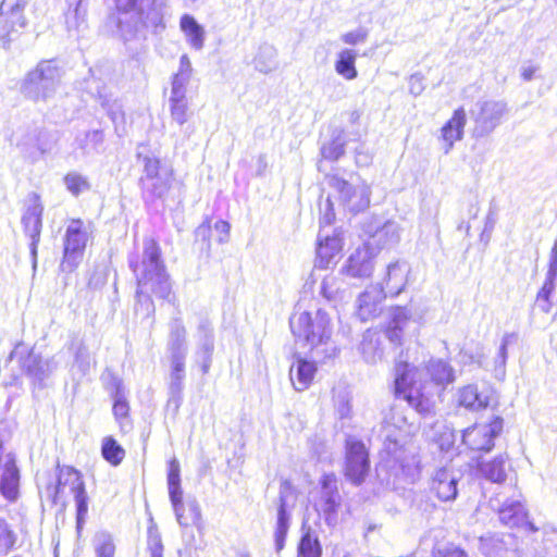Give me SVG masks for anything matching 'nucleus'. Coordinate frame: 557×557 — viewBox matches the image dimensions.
<instances>
[{"label":"nucleus","instance_id":"nucleus-12","mask_svg":"<svg viewBox=\"0 0 557 557\" xmlns=\"http://www.w3.org/2000/svg\"><path fill=\"white\" fill-rule=\"evenodd\" d=\"M386 449L392 458L391 469L395 476L406 483H414L421 473L420 458L414 453L399 445L396 438L386 435Z\"/></svg>","mask_w":557,"mask_h":557},{"label":"nucleus","instance_id":"nucleus-41","mask_svg":"<svg viewBox=\"0 0 557 557\" xmlns=\"http://www.w3.org/2000/svg\"><path fill=\"white\" fill-rule=\"evenodd\" d=\"M458 404L466 409L476 411L487 407L488 399L483 396L475 384H469L459 389Z\"/></svg>","mask_w":557,"mask_h":557},{"label":"nucleus","instance_id":"nucleus-64","mask_svg":"<svg viewBox=\"0 0 557 557\" xmlns=\"http://www.w3.org/2000/svg\"><path fill=\"white\" fill-rule=\"evenodd\" d=\"M552 309L553 298L536 294L533 310H539L542 313L548 314Z\"/></svg>","mask_w":557,"mask_h":557},{"label":"nucleus","instance_id":"nucleus-3","mask_svg":"<svg viewBox=\"0 0 557 557\" xmlns=\"http://www.w3.org/2000/svg\"><path fill=\"white\" fill-rule=\"evenodd\" d=\"M289 326L295 338L310 347L312 358L324 360L337 355L338 350L331 342V319L325 311L319 309L314 317L308 311L301 312L289 319Z\"/></svg>","mask_w":557,"mask_h":557},{"label":"nucleus","instance_id":"nucleus-29","mask_svg":"<svg viewBox=\"0 0 557 557\" xmlns=\"http://www.w3.org/2000/svg\"><path fill=\"white\" fill-rule=\"evenodd\" d=\"M20 469L13 454L5 456L2 472L0 473V494L10 503L17 500L20 496Z\"/></svg>","mask_w":557,"mask_h":557},{"label":"nucleus","instance_id":"nucleus-26","mask_svg":"<svg viewBox=\"0 0 557 557\" xmlns=\"http://www.w3.org/2000/svg\"><path fill=\"white\" fill-rule=\"evenodd\" d=\"M287 482L284 481L280 487V494L276 503V521L274 528V547L275 552L280 554L285 547L286 537L290 528L292 512L288 508L287 496L285 491Z\"/></svg>","mask_w":557,"mask_h":557},{"label":"nucleus","instance_id":"nucleus-17","mask_svg":"<svg viewBox=\"0 0 557 557\" xmlns=\"http://www.w3.org/2000/svg\"><path fill=\"white\" fill-rule=\"evenodd\" d=\"M42 213L44 206L40 202V198L37 194H33L32 199L22 215L21 223L24 234L30 239L29 255L34 271L37 268L38 245L40 243L42 230Z\"/></svg>","mask_w":557,"mask_h":557},{"label":"nucleus","instance_id":"nucleus-2","mask_svg":"<svg viewBox=\"0 0 557 557\" xmlns=\"http://www.w3.org/2000/svg\"><path fill=\"white\" fill-rule=\"evenodd\" d=\"M127 262L136 277L135 297L138 302L153 309L152 295L163 300H170L171 277L157 239L145 237L141 253H131Z\"/></svg>","mask_w":557,"mask_h":557},{"label":"nucleus","instance_id":"nucleus-14","mask_svg":"<svg viewBox=\"0 0 557 557\" xmlns=\"http://www.w3.org/2000/svg\"><path fill=\"white\" fill-rule=\"evenodd\" d=\"M87 244V233L83 221L73 220L64 236L63 258L60 264L62 272H73L82 262Z\"/></svg>","mask_w":557,"mask_h":557},{"label":"nucleus","instance_id":"nucleus-20","mask_svg":"<svg viewBox=\"0 0 557 557\" xmlns=\"http://www.w3.org/2000/svg\"><path fill=\"white\" fill-rule=\"evenodd\" d=\"M106 136L100 128L79 132L76 134L70 157L78 161L106 151Z\"/></svg>","mask_w":557,"mask_h":557},{"label":"nucleus","instance_id":"nucleus-51","mask_svg":"<svg viewBox=\"0 0 557 557\" xmlns=\"http://www.w3.org/2000/svg\"><path fill=\"white\" fill-rule=\"evenodd\" d=\"M73 368L82 375L85 376L89 373L91 368V355L89 348L79 343L74 356Z\"/></svg>","mask_w":557,"mask_h":557},{"label":"nucleus","instance_id":"nucleus-56","mask_svg":"<svg viewBox=\"0 0 557 557\" xmlns=\"http://www.w3.org/2000/svg\"><path fill=\"white\" fill-rule=\"evenodd\" d=\"M109 277V268L104 264L95 267L89 280L88 287L90 289H101L107 283Z\"/></svg>","mask_w":557,"mask_h":557},{"label":"nucleus","instance_id":"nucleus-16","mask_svg":"<svg viewBox=\"0 0 557 557\" xmlns=\"http://www.w3.org/2000/svg\"><path fill=\"white\" fill-rule=\"evenodd\" d=\"M504 428V420L499 416L493 417L490 423L468 428L461 432V442L471 450L490 453L495 446V438Z\"/></svg>","mask_w":557,"mask_h":557},{"label":"nucleus","instance_id":"nucleus-6","mask_svg":"<svg viewBox=\"0 0 557 557\" xmlns=\"http://www.w3.org/2000/svg\"><path fill=\"white\" fill-rule=\"evenodd\" d=\"M69 485L71 493L74 496L76 509V529L81 531L86 522L88 512V495L85 487V482L79 471L73 467H60L58 465L55 482H49L46 486V498L52 505H57L60 500V495L63 488Z\"/></svg>","mask_w":557,"mask_h":557},{"label":"nucleus","instance_id":"nucleus-54","mask_svg":"<svg viewBox=\"0 0 557 557\" xmlns=\"http://www.w3.org/2000/svg\"><path fill=\"white\" fill-rule=\"evenodd\" d=\"M34 128L24 134L17 141L16 146L20 148L23 156L32 163L38 161V154L35 151Z\"/></svg>","mask_w":557,"mask_h":557},{"label":"nucleus","instance_id":"nucleus-8","mask_svg":"<svg viewBox=\"0 0 557 557\" xmlns=\"http://www.w3.org/2000/svg\"><path fill=\"white\" fill-rule=\"evenodd\" d=\"M166 483L169 498L175 517L181 527L196 525L201 523V509L196 499L183 500V488L181 485V465L174 457L168 462Z\"/></svg>","mask_w":557,"mask_h":557},{"label":"nucleus","instance_id":"nucleus-42","mask_svg":"<svg viewBox=\"0 0 557 557\" xmlns=\"http://www.w3.org/2000/svg\"><path fill=\"white\" fill-rule=\"evenodd\" d=\"M255 69L263 74H268L276 70L277 63V51L274 46L270 44L260 45L258 52L253 59Z\"/></svg>","mask_w":557,"mask_h":557},{"label":"nucleus","instance_id":"nucleus-35","mask_svg":"<svg viewBox=\"0 0 557 557\" xmlns=\"http://www.w3.org/2000/svg\"><path fill=\"white\" fill-rule=\"evenodd\" d=\"M466 123L467 113L466 110L460 107L454 111L451 117L443 125L441 132L442 138L446 144L445 153L449 152L456 141L463 138Z\"/></svg>","mask_w":557,"mask_h":557},{"label":"nucleus","instance_id":"nucleus-25","mask_svg":"<svg viewBox=\"0 0 557 557\" xmlns=\"http://www.w3.org/2000/svg\"><path fill=\"white\" fill-rule=\"evenodd\" d=\"M348 139L344 128L335 126L330 128L329 138L320 144L321 159L317 163L319 172H323V161L336 162L346 153Z\"/></svg>","mask_w":557,"mask_h":557},{"label":"nucleus","instance_id":"nucleus-18","mask_svg":"<svg viewBox=\"0 0 557 557\" xmlns=\"http://www.w3.org/2000/svg\"><path fill=\"white\" fill-rule=\"evenodd\" d=\"M215 348L214 327L207 318H201L196 330V349L194 361L203 375L208 374L213 361Z\"/></svg>","mask_w":557,"mask_h":557},{"label":"nucleus","instance_id":"nucleus-33","mask_svg":"<svg viewBox=\"0 0 557 557\" xmlns=\"http://www.w3.org/2000/svg\"><path fill=\"white\" fill-rule=\"evenodd\" d=\"M185 380V363H170L168 403L166 407L177 412L183 403V389Z\"/></svg>","mask_w":557,"mask_h":557},{"label":"nucleus","instance_id":"nucleus-63","mask_svg":"<svg viewBox=\"0 0 557 557\" xmlns=\"http://www.w3.org/2000/svg\"><path fill=\"white\" fill-rule=\"evenodd\" d=\"M385 337L393 344L395 347L401 345L404 330L397 326H393L391 324L387 325L385 332Z\"/></svg>","mask_w":557,"mask_h":557},{"label":"nucleus","instance_id":"nucleus-43","mask_svg":"<svg viewBox=\"0 0 557 557\" xmlns=\"http://www.w3.org/2000/svg\"><path fill=\"white\" fill-rule=\"evenodd\" d=\"M35 151L38 154V160L45 154L50 153L60 140L58 131H50L47 128H34Z\"/></svg>","mask_w":557,"mask_h":557},{"label":"nucleus","instance_id":"nucleus-10","mask_svg":"<svg viewBox=\"0 0 557 557\" xmlns=\"http://www.w3.org/2000/svg\"><path fill=\"white\" fill-rule=\"evenodd\" d=\"M29 0H2L0 3V47L8 49L28 25L25 8Z\"/></svg>","mask_w":557,"mask_h":557},{"label":"nucleus","instance_id":"nucleus-27","mask_svg":"<svg viewBox=\"0 0 557 557\" xmlns=\"http://www.w3.org/2000/svg\"><path fill=\"white\" fill-rule=\"evenodd\" d=\"M166 343V356L170 363H185L187 356L186 329L182 319L174 318L170 322Z\"/></svg>","mask_w":557,"mask_h":557},{"label":"nucleus","instance_id":"nucleus-22","mask_svg":"<svg viewBox=\"0 0 557 557\" xmlns=\"http://www.w3.org/2000/svg\"><path fill=\"white\" fill-rule=\"evenodd\" d=\"M343 245V231L341 228H334L332 234H329L325 230H320L317 239L315 267L327 269L334 258L342 251Z\"/></svg>","mask_w":557,"mask_h":557},{"label":"nucleus","instance_id":"nucleus-49","mask_svg":"<svg viewBox=\"0 0 557 557\" xmlns=\"http://www.w3.org/2000/svg\"><path fill=\"white\" fill-rule=\"evenodd\" d=\"M63 182L66 189L75 197L79 196L83 191L89 190L91 187L87 177L77 172H69L63 177Z\"/></svg>","mask_w":557,"mask_h":557},{"label":"nucleus","instance_id":"nucleus-31","mask_svg":"<svg viewBox=\"0 0 557 557\" xmlns=\"http://www.w3.org/2000/svg\"><path fill=\"white\" fill-rule=\"evenodd\" d=\"M382 286L375 285L367 288L357 299V315L366 322L381 312V304L386 298Z\"/></svg>","mask_w":557,"mask_h":557},{"label":"nucleus","instance_id":"nucleus-19","mask_svg":"<svg viewBox=\"0 0 557 557\" xmlns=\"http://www.w3.org/2000/svg\"><path fill=\"white\" fill-rule=\"evenodd\" d=\"M320 508L327 525L337 522L338 510L342 506V496L335 473H324L320 479Z\"/></svg>","mask_w":557,"mask_h":557},{"label":"nucleus","instance_id":"nucleus-47","mask_svg":"<svg viewBox=\"0 0 557 557\" xmlns=\"http://www.w3.org/2000/svg\"><path fill=\"white\" fill-rule=\"evenodd\" d=\"M211 234L212 227L209 219H206L194 232V248L207 258L210 257L211 251Z\"/></svg>","mask_w":557,"mask_h":557},{"label":"nucleus","instance_id":"nucleus-15","mask_svg":"<svg viewBox=\"0 0 557 557\" xmlns=\"http://www.w3.org/2000/svg\"><path fill=\"white\" fill-rule=\"evenodd\" d=\"M362 231L368 236L364 242L371 249H375L376 253L381 249L392 248L400 240V227L395 221H382L379 216H372L369 221L363 222Z\"/></svg>","mask_w":557,"mask_h":557},{"label":"nucleus","instance_id":"nucleus-7","mask_svg":"<svg viewBox=\"0 0 557 557\" xmlns=\"http://www.w3.org/2000/svg\"><path fill=\"white\" fill-rule=\"evenodd\" d=\"M143 162V174L139 178L143 198L146 203L163 199L173 182V169L152 154L137 153Z\"/></svg>","mask_w":557,"mask_h":557},{"label":"nucleus","instance_id":"nucleus-34","mask_svg":"<svg viewBox=\"0 0 557 557\" xmlns=\"http://www.w3.org/2000/svg\"><path fill=\"white\" fill-rule=\"evenodd\" d=\"M507 455H497L491 460L479 459L476 461V472L486 481L503 484L507 479Z\"/></svg>","mask_w":557,"mask_h":557},{"label":"nucleus","instance_id":"nucleus-55","mask_svg":"<svg viewBox=\"0 0 557 557\" xmlns=\"http://www.w3.org/2000/svg\"><path fill=\"white\" fill-rule=\"evenodd\" d=\"M411 318V308L409 306H395L389 310L388 324L404 330Z\"/></svg>","mask_w":557,"mask_h":557},{"label":"nucleus","instance_id":"nucleus-11","mask_svg":"<svg viewBox=\"0 0 557 557\" xmlns=\"http://www.w3.org/2000/svg\"><path fill=\"white\" fill-rule=\"evenodd\" d=\"M508 112V104L504 100L476 101L470 110V116L474 123L473 136L476 138L488 136L502 124Z\"/></svg>","mask_w":557,"mask_h":557},{"label":"nucleus","instance_id":"nucleus-13","mask_svg":"<svg viewBox=\"0 0 557 557\" xmlns=\"http://www.w3.org/2000/svg\"><path fill=\"white\" fill-rule=\"evenodd\" d=\"M370 472V456L364 443L348 438L345 445V479L355 486H360Z\"/></svg>","mask_w":557,"mask_h":557},{"label":"nucleus","instance_id":"nucleus-24","mask_svg":"<svg viewBox=\"0 0 557 557\" xmlns=\"http://www.w3.org/2000/svg\"><path fill=\"white\" fill-rule=\"evenodd\" d=\"M461 476L460 472L442 467L432 476L431 488L440 500L453 502L458 496V485Z\"/></svg>","mask_w":557,"mask_h":557},{"label":"nucleus","instance_id":"nucleus-9","mask_svg":"<svg viewBox=\"0 0 557 557\" xmlns=\"http://www.w3.org/2000/svg\"><path fill=\"white\" fill-rule=\"evenodd\" d=\"M327 185L337 193L342 205L352 213L366 210L370 206L371 188L357 174H350L349 180L338 174L326 175Z\"/></svg>","mask_w":557,"mask_h":557},{"label":"nucleus","instance_id":"nucleus-57","mask_svg":"<svg viewBox=\"0 0 557 557\" xmlns=\"http://www.w3.org/2000/svg\"><path fill=\"white\" fill-rule=\"evenodd\" d=\"M557 286V269L548 267L544 283L539 289L537 295L553 298Z\"/></svg>","mask_w":557,"mask_h":557},{"label":"nucleus","instance_id":"nucleus-5","mask_svg":"<svg viewBox=\"0 0 557 557\" xmlns=\"http://www.w3.org/2000/svg\"><path fill=\"white\" fill-rule=\"evenodd\" d=\"M14 359L17 360L22 374L29 381L34 397L51 385V377L58 369V362L53 357L46 358L21 341L9 354L5 366Z\"/></svg>","mask_w":557,"mask_h":557},{"label":"nucleus","instance_id":"nucleus-4","mask_svg":"<svg viewBox=\"0 0 557 557\" xmlns=\"http://www.w3.org/2000/svg\"><path fill=\"white\" fill-rule=\"evenodd\" d=\"M63 70L57 60H41L20 82V94L34 103L54 99L62 82Z\"/></svg>","mask_w":557,"mask_h":557},{"label":"nucleus","instance_id":"nucleus-53","mask_svg":"<svg viewBox=\"0 0 557 557\" xmlns=\"http://www.w3.org/2000/svg\"><path fill=\"white\" fill-rule=\"evenodd\" d=\"M170 110H171V117L173 121H175L177 124L183 125L187 122L188 115H187V100L186 96L174 98V96L170 97Z\"/></svg>","mask_w":557,"mask_h":557},{"label":"nucleus","instance_id":"nucleus-46","mask_svg":"<svg viewBox=\"0 0 557 557\" xmlns=\"http://www.w3.org/2000/svg\"><path fill=\"white\" fill-rule=\"evenodd\" d=\"M101 456L111 466L121 465L125 457V449L113 436H106L101 444Z\"/></svg>","mask_w":557,"mask_h":557},{"label":"nucleus","instance_id":"nucleus-32","mask_svg":"<svg viewBox=\"0 0 557 557\" xmlns=\"http://www.w3.org/2000/svg\"><path fill=\"white\" fill-rule=\"evenodd\" d=\"M295 362L290 366L289 369V377L294 388L298 392H302L307 389L317 371V358L315 360H308L300 356V354H294ZM318 361H320L318 359Z\"/></svg>","mask_w":557,"mask_h":557},{"label":"nucleus","instance_id":"nucleus-23","mask_svg":"<svg viewBox=\"0 0 557 557\" xmlns=\"http://www.w3.org/2000/svg\"><path fill=\"white\" fill-rule=\"evenodd\" d=\"M498 518L504 525L522 529L529 533L539 531L529 519L528 510L520 500L507 499L498 509Z\"/></svg>","mask_w":557,"mask_h":557},{"label":"nucleus","instance_id":"nucleus-44","mask_svg":"<svg viewBox=\"0 0 557 557\" xmlns=\"http://www.w3.org/2000/svg\"><path fill=\"white\" fill-rule=\"evenodd\" d=\"M357 52L352 49H344L337 54L335 71L345 79L351 81L358 76L356 69Z\"/></svg>","mask_w":557,"mask_h":557},{"label":"nucleus","instance_id":"nucleus-36","mask_svg":"<svg viewBox=\"0 0 557 557\" xmlns=\"http://www.w3.org/2000/svg\"><path fill=\"white\" fill-rule=\"evenodd\" d=\"M425 368L432 382L437 386L445 387L456 380L455 369L447 360L431 359Z\"/></svg>","mask_w":557,"mask_h":557},{"label":"nucleus","instance_id":"nucleus-45","mask_svg":"<svg viewBox=\"0 0 557 557\" xmlns=\"http://www.w3.org/2000/svg\"><path fill=\"white\" fill-rule=\"evenodd\" d=\"M395 394L405 396L409 389L418 387L413 382V372L408 362H398L395 367Z\"/></svg>","mask_w":557,"mask_h":557},{"label":"nucleus","instance_id":"nucleus-60","mask_svg":"<svg viewBox=\"0 0 557 557\" xmlns=\"http://www.w3.org/2000/svg\"><path fill=\"white\" fill-rule=\"evenodd\" d=\"M335 409L339 419H347L351 416V404L346 393L338 394L335 398Z\"/></svg>","mask_w":557,"mask_h":557},{"label":"nucleus","instance_id":"nucleus-21","mask_svg":"<svg viewBox=\"0 0 557 557\" xmlns=\"http://www.w3.org/2000/svg\"><path fill=\"white\" fill-rule=\"evenodd\" d=\"M375 249L363 244L358 247L346 260L342 268V273L355 278H368L374 270Z\"/></svg>","mask_w":557,"mask_h":557},{"label":"nucleus","instance_id":"nucleus-58","mask_svg":"<svg viewBox=\"0 0 557 557\" xmlns=\"http://www.w3.org/2000/svg\"><path fill=\"white\" fill-rule=\"evenodd\" d=\"M191 76L175 73L172 77L171 96L180 98L186 96V86L189 83Z\"/></svg>","mask_w":557,"mask_h":557},{"label":"nucleus","instance_id":"nucleus-48","mask_svg":"<svg viewBox=\"0 0 557 557\" xmlns=\"http://www.w3.org/2000/svg\"><path fill=\"white\" fill-rule=\"evenodd\" d=\"M92 546L96 557H114L115 555V543L108 531L97 532L92 539Z\"/></svg>","mask_w":557,"mask_h":557},{"label":"nucleus","instance_id":"nucleus-40","mask_svg":"<svg viewBox=\"0 0 557 557\" xmlns=\"http://www.w3.org/2000/svg\"><path fill=\"white\" fill-rule=\"evenodd\" d=\"M403 397L420 414L428 416L433 412L434 401L430 393L424 391V387H413Z\"/></svg>","mask_w":557,"mask_h":557},{"label":"nucleus","instance_id":"nucleus-59","mask_svg":"<svg viewBox=\"0 0 557 557\" xmlns=\"http://www.w3.org/2000/svg\"><path fill=\"white\" fill-rule=\"evenodd\" d=\"M368 38V30L363 27H358L355 30L345 33L342 35L341 39L344 44L355 46L358 44H362Z\"/></svg>","mask_w":557,"mask_h":557},{"label":"nucleus","instance_id":"nucleus-28","mask_svg":"<svg viewBox=\"0 0 557 557\" xmlns=\"http://www.w3.org/2000/svg\"><path fill=\"white\" fill-rule=\"evenodd\" d=\"M411 272L410 264L405 260H397L387 265L383 284H379L385 290L386 296L397 297L403 293L408 283V275Z\"/></svg>","mask_w":557,"mask_h":557},{"label":"nucleus","instance_id":"nucleus-30","mask_svg":"<svg viewBox=\"0 0 557 557\" xmlns=\"http://www.w3.org/2000/svg\"><path fill=\"white\" fill-rule=\"evenodd\" d=\"M109 392L113 400L112 412L115 420L119 422L122 430L126 425L131 426L129 423H127L131 408L123 380L112 374L109 382Z\"/></svg>","mask_w":557,"mask_h":557},{"label":"nucleus","instance_id":"nucleus-50","mask_svg":"<svg viewBox=\"0 0 557 557\" xmlns=\"http://www.w3.org/2000/svg\"><path fill=\"white\" fill-rule=\"evenodd\" d=\"M17 536L4 518H0V556L8 555L15 546Z\"/></svg>","mask_w":557,"mask_h":557},{"label":"nucleus","instance_id":"nucleus-1","mask_svg":"<svg viewBox=\"0 0 557 557\" xmlns=\"http://www.w3.org/2000/svg\"><path fill=\"white\" fill-rule=\"evenodd\" d=\"M116 35L127 47L137 49L147 33L159 35L166 28L169 0H114Z\"/></svg>","mask_w":557,"mask_h":557},{"label":"nucleus","instance_id":"nucleus-61","mask_svg":"<svg viewBox=\"0 0 557 557\" xmlns=\"http://www.w3.org/2000/svg\"><path fill=\"white\" fill-rule=\"evenodd\" d=\"M335 221L334 205L330 197L326 198L324 208L321 209L320 216V230H325L326 226H331Z\"/></svg>","mask_w":557,"mask_h":557},{"label":"nucleus","instance_id":"nucleus-52","mask_svg":"<svg viewBox=\"0 0 557 557\" xmlns=\"http://www.w3.org/2000/svg\"><path fill=\"white\" fill-rule=\"evenodd\" d=\"M147 550L150 557H163L161 534L152 520L147 530Z\"/></svg>","mask_w":557,"mask_h":557},{"label":"nucleus","instance_id":"nucleus-62","mask_svg":"<svg viewBox=\"0 0 557 557\" xmlns=\"http://www.w3.org/2000/svg\"><path fill=\"white\" fill-rule=\"evenodd\" d=\"M425 89L424 85V76L420 73H413L409 77V92L410 95L418 97L420 96Z\"/></svg>","mask_w":557,"mask_h":557},{"label":"nucleus","instance_id":"nucleus-39","mask_svg":"<svg viewBox=\"0 0 557 557\" xmlns=\"http://www.w3.org/2000/svg\"><path fill=\"white\" fill-rule=\"evenodd\" d=\"M297 557H322L319 536L310 527L302 525V534L297 546Z\"/></svg>","mask_w":557,"mask_h":557},{"label":"nucleus","instance_id":"nucleus-38","mask_svg":"<svg viewBox=\"0 0 557 557\" xmlns=\"http://www.w3.org/2000/svg\"><path fill=\"white\" fill-rule=\"evenodd\" d=\"M180 27L194 49H202L205 44V29L193 15L184 14L181 17Z\"/></svg>","mask_w":557,"mask_h":557},{"label":"nucleus","instance_id":"nucleus-37","mask_svg":"<svg viewBox=\"0 0 557 557\" xmlns=\"http://www.w3.org/2000/svg\"><path fill=\"white\" fill-rule=\"evenodd\" d=\"M359 349L367 363H376L384 355L380 335L370 330L364 332Z\"/></svg>","mask_w":557,"mask_h":557}]
</instances>
